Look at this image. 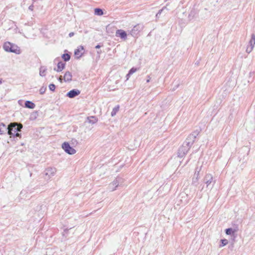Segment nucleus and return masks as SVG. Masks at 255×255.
<instances>
[{"label":"nucleus","mask_w":255,"mask_h":255,"mask_svg":"<svg viewBox=\"0 0 255 255\" xmlns=\"http://www.w3.org/2000/svg\"><path fill=\"white\" fill-rule=\"evenodd\" d=\"M87 120L88 122L90 124H94L97 122V119L94 116H91L87 118Z\"/></svg>","instance_id":"nucleus-17"},{"label":"nucleus","mask_w":255,"mask_h":255,"mask_svg":"<svg viewBox=\"0 0 255 255\" xmlns=\"http://www.w3.org/2000/svg\"><path fill=\"white\" fill-rule=\"evenodd\" d=\"M7 133L10 136L14 135L17 131H20L22 128V125L20 124L11 123L7 127Z\"/></svg>","instance_id":"nucleus-2"},{"label":"nucleus","mask_w":255,"mask_h":255,"mask_svg":"<svg viewBox=\"0 0 255 255\" xmlns=\"http://www.w3.org/2000/svg\"><path fill=\"white\" fill-rule=\"evenodd\" d=\"M116 36L120 37L122 39L125 40L127 38V34L124 30L118 29L116 32Z\"/></svg>","instance_id":"nucleus-8"},{"label":"nucleus","mask_w":255,"mask_h":255,"mask_svg":"<svg viewBox=\"0 0 255 255\" xmlns=\"http://www.w3.org/2000/svg\"><path fill=\"white\" fill-rule=\"evenodd\" d=\"M204 180L205 184L207 185V187H208L212 182L213 176L211 174H207Z\"/></svg>","instance_id":"nucleus-10"},{"label":"nucleus","mask_w":255,"mask_h":255,"mask_svg":"<svg viewBox=\"0 0 255 255\" xmlns=\"http://www.w3.org/2000/svg\"><path fill=\"white\" fill-rule=\"evenodd\" d=\"M94 13L95 15L100 16L104 14L102 9L99 8H96L94 9Z\"/></svg>","instance_id":"nucleus-18"},{"label":"nucleus","mask_w":255,"mask_h":255,"mask_svg":"<svg viewBox=\"0 0 255 255\" xmlns=\"http://www.w3.org/2000/svg\"><path fill=\"white\" fill-rule=\"evenodd\" d=\"M25 107L27 108L33 109L35 107V105L31 101H26L25 103Z\"/></svg>","instance_id":"nucleus-15"},{"label":"nucleus","mask_w":255,"mask_h":255,"mask_svg":"<svg viewBox=\"0 0 255 255\" xmlns=\"http://www.w3.org/2000/svg\"><path fill=\"white\" fill-rule=\"evenodd\" d=\"M58 80L60 81V82H61V83L62 82L63 79H62V77L61 76L59 77Z\"/></svg>","instance_id":"nucleus-30"},{"label":"nucleus","mask_w":255,"mask_h":255,"mask_svg":"<svg viewBox=\"0 0 255 255\" xmlns=\"http://www.w3.org/2000/svg\"><path fill=\"white\" fill-rule=\"evenodd\" d=\"M162 10H159V11H158V13H157V14H156V16H157L158 14H161Z\"/></svg>","instance_id":"nucleus-33"},{"label":"nucleus","mask_w":255,"mask_h":255,"mask_svg":"<svg viewBox=\"0 0 255 255\" xmlns=\"http://www.w3.org/2000/svg\"><path fill=\"white\" fill-rule=\"evenodd\" d=\"M61 147L65 152L70 155L74 154L76 152V150L72 147L67 142L63 143Z\"/></svg>","instance_id":"nucleus-4"},{"label":"nucleus","mask_w":255,"mask_h":255,"mask_svg":"<svg viewBox=\"0 0 255 255\" xmlns=\"http://www.w3.org/2000/svg\"><path fill=\"white\" fill-rule=\"evenodd\" d=\"M3 47L6 52H12L16 54H19L21 53L20 49L18 46L9 42H5Z\"/></svg>","instance_id":"nucleus-1"},{"label":"nucleus","mask_w":255,"mask_h":255,"mask_svg":"<svg viewBox=\"0 0 255 255\" xmlns=\"http://www.w3.org/2000/svg\"><path fill=\"white\" fill-rule=\"evenodd\" d=\"M199 172H200V169L198 170L197 169H196V170L195 172L194 175L193 179L196 178V180H197L198 179V178L199 177Z\"/></svg>","instance_id":"nucleus-21"},{"label":"nucleus","mask_w":255,"mask_h":255,"mask_svg":"<svg viewBox=\"0 0 255 255\" xmlns=\"http://www.w3.org/2000/svg\"><path fill=\"white\" fill-rule=\"evenodd\" d=\"M83 50L84 47L82 46H79L78 48L75 50L74 54L76 56L77 58L78 59L82 56L83 53L81 52Z\"/></svg>","instance_id":"nucleus-11"},{"label":"nucleus","mask_w":255,"mask_h":255,"mask_svg":"<svg viewBox=\"0 0 255 255\" xmlns=\"http://www.w3.org/2000/svg\"><path fill=\"white\" fill-rule=\"evenodd\" d=\"M74 33L72 32H70L69 34V37H72L73 36H74Z\"/></svg>","instance_id":"nucleus-29"},{"label":"nucleus","mask_w":255,"mask_h":255,"mask_svg":"<svg viewBox=\"0 0 255 255\" xmlns=\"http://www.w3.org/2000/svg\"><path fill=\"white\" fill-rule=\"evenodd\" d=\"M234 232L231 228L227 229L226 230V233L227 235H231L232 234L234 233Z\"/></svg>","instance_id":"nucleus-23"},{"label":"nucleus","mask_w":255,"mask_h":255,"mask_svg":"<svg viewBox=\"0 0 255 255\" xmlns=\"http://www.w3.org/2000/svg\"><path fill=\"white\" fill-rule=\"evenodd\" d=\"M45 91V88H43V87L41 88L40 90H39V92H40V94H44Z\"/></svg>","instance_id":"nucleus-27"},{"label":"nucleus","mask_w":255,"mask_h":255,"mask_svg":"<svg viewBox=\"0 0 255 255\" xmlns=\"http://www.w3.org/2000/svg\"><path fill=\"white\" fill-rule=\"evenodd\" d=\"M119 108H120V107L119 105L117 106L116 107H115L112 110V112H111V116L112 117H114L117 113L119 111Z\"/></svg>","instance_id":"nucleus-19"},{"label":"nucleus","mask_w":255,"mask_h":255,"mask_svg":"<svg viewBox=\"0 0 255 255\" xmlns=\"http://www.w3.org/2000/svg\"><path fill=\"white\" fill-rule=\"evenodd\" d=\"M62 57L64 60V61H68L70 59V56L68 54H63Z\"/></svg>","instance_id":"nucleus-20"},{"label":"nucleus","mask_w":255,"mask_h":255,"mask_svg":"<svg viewBox=\"0 0 255 255\" xmlns=\"http://www.w3.org/2000/svg\"><path fill=\"white\" fill-rule=\"evenodd\" d=\"M101 47L100 45H97L96 46V48H100Z\"/></svg>","instance_id":"nucleus-34"},{"label":"nucleus","mask_w":255,"mask_h":255,"mask_svg":"<svg viewBox=\"0 0 255 255\" xmlns=\"http://www.w3.org/2000/svg\"><path fill=\"white\" fill-rule=\"evenodd\" d=\"M49 88L50 90H51L52 91H54L55 89V86L53 84H51L49 85Z\"/></svg>","instance_id":"nucleus-25"},{"label":"nucleus","mask_w":255,"mask_h":255,"mask_svg":"<svg viewBox=\"0 0 255 255\" xmlns=\"http://www.w3.org/2000/svg\"><path fill=\"white\" fill-rule=\"evenodd\" d=\"M137 71V69L135 68H132L129 71V73L130 75H132L134 73H135L136 71Z\"/></svg>","instance_id":"nucleus-24"},{"label":"nucleus","mask_w":255,"mask_h":255,"mask_svg":"<svg viewBox=\"0 0 255 255\" xmlns=\"http://www.w3.org/2000/svg\"><path fill=\"white\" fill-rule=\"evenodd\" d=\"M7 127L3 124H0V134L6 133L7 131Z\"/></svg>","instance_id":"nucleus-14"},{"label":"nucleus","mask_w":255,"mask_h":255,"mask_svg":"<svg viewBox=\"0 0 255 255\" xmlns=\"http://www.w3.org/2000/svg\"><path fill=\"white\" fill-rule=\"evenodd\" d=\"M57 172V169L54 167H48L44 171L45 178L49 180L54 176Z\"/></svg>","instance_id":"nucleus-3"},{"label":"nucleus","mask_w":255,"mask_h":255,"mask_svg":"<svg viewBox=\"0 0 255 255\" xmlns=\"http://www.w3.org/2000/svg\"><path fill=\"white\" fill-rule=\"evenodd\" d=\"M15 136H17V137H20V134H19V133H15Z\"/></svg>","instance_id":"nucleus-32"},{"label":"nucleus","mask_w":255,"mask_h":255,"mask_svg":"<svg viewBox=\"0 0 255 255\" xmlns=\"http://www.w3.org/2000/svg\"><path fill=\"white\" fill-rule=\"evenodd\" d=\"M47 68L45 66H41L39 68V75L41 77H44L46 75Z\"/></svg>","instance_id":"nucleus-13"},{"label":"nucleus","mask_w":255,"mask_h":255,"mask_svg":"<svg viewBox=\"0 0 255 255\" xmlns=\"http://www.w3.org/2000/svg\"><path fill=\"white\" fill-rule=\"evenodd\" d=\"M150 81V78L147 79V81H146V82H149Z\"/></svg>","instance_id":"nucleus-35"},{"label":"nucleus","mask_w":255,"mask_h":255,"mask_svg":"<svg viewBox=\"0 0 255 255\" xmlns=\"http://www.w3.org/2000/svg\"><path fill=\"white\" fill-rule=\"evenodd\" d=\"M222 244L220 245V247H223L228 244V241L226 239H223L221 240Z\"/></svg>","instance_id":"nucleus-22"},{"label":"nucleus","mask_w":255,"mask_h":255,"mask_svg":"<svg viewBox=\"0 0 255 255\" xmlns=\"http://www.w3.org/2000/svg\"><path fill=\"white\" fill-rule=\"evenodd\" d=\"M138 29L137 28V26H134L133 29L131 30V32H130V33H131V35H132V36H133L134 33V31H136Z\"/></svg>","instance_id":"nucleus-26"},{"label":"nucleus","mask_w":255,"mask_h":255,"mask_svg":"<svg viewBox=\"0 0 255 255\" xmlns=\"http://www.w3.org/2000/svg\"><path fill=\"white\" fill-rule=\"evenodd\" d=\"M80 94V91L78 89H73L70 91L67 94V96L70 98H73Z\"/></svg>","instance_id":"nucleus-9"},{"label":"nucleus","mask_w":255,"mask_h":255,"mask_svg":"<svg viewBox=\"0 0 255 255\" xmlns=\"http://www.w3.org/2000/svg\"><path fill=\"white\" fill-rule=\"evenodd\" d=\"M33 5H31L29 6V9L31 10H33Z\"/></svg>","instance_id":"nucleus-31"},{"label":"nucleus","mask_w":255,"mask_h":255,"mask_svg":"<svg viewBox=\"0 0 255 255\" xmlns=\"http://www.w3.org/2000/svg\"><path fill=\"white\" fill-rule=\"evenodd\" d=\"M72 74L70 72L67 71L64 74V80L65 82H70L72 80Z\"/></svg>","instance_id":"nucleus-12"},{"label":"nucleus","mask_w":255,"mask_h":255,"mask_svg":"<svg viewBox=\"0 0 255 255\" xmlns=\"http://www.w3.org/2000/svg\"><path fill=\"white\" fill-rule=\"evenodd\" d=\"M189 150V148L187 146H182L178 150V155L180 157H183L186 154Z\"/></svg>","instance_id":"nucleus-7"},{"label":"nucleus","mask_w":255,"mask_h":255,"mask_svg":"<svg viewBox=\"0 0 255 255\" xmlns=\"http://www.w3.org/2000/svg\"><path fill=\"white\" fill-rule=\"evenodd\" d=\"M65 65V63L60 62L57 64V68L54 69V70L56 71L57 72H60L64 69Z\"/></svg>","instance_id":"nucleus-16"},{"label":"nucleus","mask_w":255,"mask_h":255,"mask_svg":"<svg viewBox=\"0 0 255 255\" xmlns=\"http://www.w3.org/2000/svg\"><path fill=\"white\" fill-rule=\"evenodd\" d=\"M130 74H129V73H128L127 75H126V78H127V80H128L130 76Z\"/></svg>","instance_id":"nucleus-28"},{"label":"nucleus","mask_w":255,"mask_h":255,"mask_svg":"<svg viewBox=\"0 0 255 255\" xmlns=\"http://www.w3.org/2000/svg\"><path fill=\"white\" fill-rule=\"evenodd\" d=\"M1 81H0V84H1Z\"/></svg>","instance_id":"nucleus-36"},{"label":"nucleus","mask_w":255,"mask_h":255,"mask_svg":"<svg viewBox=\"0 0 255 255\" xmlns=\"http://www.w3.org/2000/svg\"><path fill=\"white\" fill-rule=\"evenodd\" d=\"M121 180L122 179L121 178H117L116 179H115L112 182H111L109 185V189L111 191H115L117 187L119 186Z\"/></svg>","instance_id":"nucleus-6"},{"label":"nucleus","mask_w":255,"mask_h":255,"mask_svg":"<svg viewBox=\"0 0 255 255\" xmlns=\"http://www.w3.org/2000/svg\"><path fill=\"white\" fill-rule=\"evenodd\" d=\"M255 45V35L253 34L251 36V38L249 42V44L247 46L246 49V52L248 53H251L254 49Z\"/></svg>","instance_id":"nucleus-5"}]
</instances>
